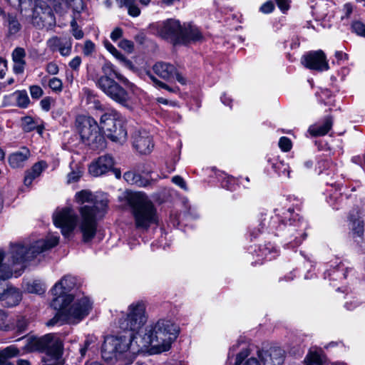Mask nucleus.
Masks as SVG:
<instances>
[{"label": "nucleus", "instance_id": "nucleus-37", "mask_svg": "<svg viewBox=\"0 0 365 365\" xmlns=\"http://www.w3.org/2000/svg\"><path fill=\"white\" fill-rule=\"evenodd\" d=\"M259 252L258 255L263 257L267 260L274 259L277 254V250L270 243L260 247Z\"/></svg>", "mask_w": 365, "mask_h": 365}, {"label": "nucleus", "instance_id": "nucleus-30", "mask_svg": "<svg viewBox=\"0 0 365 365\" xmlns=\"http://www.w3.org/2000/svg\"><path fill=\"white\" fill-rule=\"evenodd\" d=\"M326 356L321 349H311L304 359V365H326Z\"/></svg>", "mask_w": 365, "mask_h": 365}, {"label": "nucleus", "instance_id": "nucleus-53", "mask_svg": "<svg viewBox=\"0 0 365 365\" xmlns=\"http://www.w3.org/2000/svg\"><path fill=\"white\" fill-rule=\"evenodd\" d=\"M274 9V4L272 1H267L263 4L259 10L264 14L271 13Z\"/></svg>", "mask_w": 365, "mask_h": 365}, {"label": "nucleus", "instance_id": "nucleus-49", "mask_svg": "<svg viewBox=\"0 0 365 365\" xmlns=\"http://www.w3.org/2000/svg\"><path fill=\"white\" fill-rule=\"evenodd\" d=\"M279 147L284 152H288L292 149V143L287 137H281L279 140Z\"/></svg>", "mask_w": 365, "mask_h": 365}, {"label": "nucleus", "instance_id": "nucleus-16", "mask_svg": "<svg viewBox=\"0 0 365 365\" xmlns=\"http://www.w3.org/2000/svg\"><path fill=\"white\" fill-rule=\"evenodd\" d=\"M153 70L157 76L165 81H172L175 79L181 85L187 84L186 78L171 63L158 61L153 65Z\"/></svg>", "mask_w": 365, "mask_h": 365}, {"label": "nucleus", "instance_id": "nucleus-40", "mask_svg": "<svg viewBox=\"0 0 365 365\" xmlns=\"http://www.w3.org/2000/svg\"><path fill=\"white\" fill-rule=\"evenodd\" d=\"M7 21L9 26V31L10 34H16L18 33L21 26L16 17L11 14L7 15Z\"/></svg>", "mask_w": 365, "mask_h": 365}, {"label": "nucleus", "instance_id": "nucleus-17", "mask_svg": "<svg viewBox=\"0 0 365 365\" xmlns=\"http://www.w3.org/2000/svg\"><path fill=\"white\" fill-rule=\"evenodd\" d=\"M302 63L307 68L317 71H324L329 68L327 56L322 50L312 51L304 54Z\"/></svg>", "mask_w": 365, "mask_h": 365}, {"label": "nucleus", "instance_id": "nucleus-24", "mask_svg": "<svg viewBox=\"0 0 365 365\" xmlns=\"http://www.w3.org/2000/svg\"><path fill=\"white\" fill-rule=\"evenodd\" d=\"M30 157V150L24 146L19 150L11 153L8 157V162L12 168H21L25 166Z\"/></svg>", "mask_w": 365, "mask_h": 365}, {"label": "nucleus", "instance_id": "nucleus-56", "mask_svg": "<svg viewBox=\"0 0 365 365\" xmlns=\"http://www.w3.org/2000/svg\"><path fill=\"white\" fill-rule=\"evenodd\" d=\"M46 71L51 75H56L58 73L59 68L56 63L50 62L46 65Z\"/></svg>", "mask_w": 365, "mask_h": 365}, {"label": "nucleus", "instance_id": "nucleus-25", "mask_svg": "<svg viewBox=\"0 0 365 365\" xmlns=\"http://www.w3.org/2000/svg\"><path fill=\"white\" fill-rule=\"evenodd\" d=\"M48 168L46 161L41 160L33 165V166L25 171L24 184L29 187L36 178L41 176V173Z\"/></svg>", "mask_w": 365, "mask_h": 365}, {"label": "nucleus", "instance_id": "nucleus-62", "mask_svg": "<svg viewBox=\"0 0 365 365\" xmlns=\"http://www.w3.org/2000/svg\"><path fill=\"white\" fill-rule=\"evenodd\" d=\"M222 187L227 190H232L235 187V181L232 178H227L222 182Z\"/></svg>", "mask_w": 365, "mask_h": 365}, {"label": "nucleus", "instance_id": "nucleus-19", "mask_svg": "<svg viewBox=\"0 0 365 365\" xmlns=\"http://www.w3.org/2000/svg\"><path fill=\"white\" fill-rule=\"evenodd\" d=\"M242 345L240 351L236 354L234 365H260L258 359L255 356H250V350L245 344H242L238 341L232 345L228 352V359L230 360L235 356V352Z\"/></svg>", "mask_w": 365, "mask_h": 365}, {"label": "nucleus", "instance_id": "nucleus-48", "mask_svg": "<svg viewBox=\"0 0 365 365\" xmlns=\"http://www.w3.org/2000/svg\"><path fill=\"white\" fill-rule=\"evenodd\" d=\"M352 31L359 36L365 37V24L361 21H354L351 24Z\"/></svg>", "mask_w": 365, "mask_h": 365}, {"label": "nucleus", "instance_id": "nucleus-27", "mask_svg": "<svg viewBox=\"0 0 365 365\" xmlns=\"http://www.w3.org/2000/svg\"><path fill=\"white\" fill-rule=\"evenodd\" d=\"M0 302L4 307H14L17 305L21 299L19 290L14 287H7V291L0 296Z\"/></svg>", "mask_w": 365, "mask_h": 365}, {"label": "nucleus", "instance_id": "nucleus-31", "mask_svg": "<svg viewBox=\"0 0 365 365\" xmlns=\"http://www.w3.org/2000/svg\"><path fill=\"white\" fill-rule=\"evenodd\" d=\"M125 180L130 185H135L138 187H147L151 184V182L142 177L134 171H127L123 175Z\"/></svg>", "mask_w": 365, "mask_h": 365}, {"label": "nucleus", "instance_id": "nucleus-14", "mask_svg": "<svg viewBox=\"0 0 365 365\" xmlns=\"http://www.w3.org/2000/svg\"><path fill=\"white\" fill-rule=\"evenodd\" d=\"M183 26L178 20L169 19L163 21L157 22L152 25L156 34L161 38L170 39L175 43H180Z\"/></svg>", "mask_w": 365, "mask_h": 365}, {"label": "nucleus", "instance_id": "nucleus-22", "mask_svg": "<svg viewBox=\"0 0 365 365\" xmlns=\"http://www.w3.org/2000/svg\"><path fill=\"white\" fill-rule=\"evenodd\" d=\"M114 165L113 158L108 155L99 157L89 166V173L98 177L110 170Z\"/></svg>", "mask_w": 365, "mask_h": 365}, {"label": "nucleus", "instance_id": "nucleus-32", "mask_svg": "<svg viewBox=\"0 0 365 365\" xmlns=\"http://www.w3.org/2000/svg\"><path fill=\"white\" fill-rule=\"evenodd\" d=\"M21 128L26 133L36 130L38 133L41 135L43 133V127L38 125L37 120L31 116L21 118Z\"/></svg>", "mask_w": 365, "mask_h": 365}, {"label": "nucleus", "instance_id": "nucleus-15", "mask_svg": "<svg viewBox=\"0 0 365 365\" xmlns=\"http://www.w3.org/2000/svg\"><path fill=\"white\" fill-rule=\"evenodd\" d=\"M54 225L61 229V233L68 237L74 230L78 217L75 211L70 207L57 210L53 216Z\"/></svg>", "mask_w": 365, "mask_h": 365}, {"label": "nucleus", "instance_id": "nucleus-13", "mask_svg": "<svg viewBox=\"0 0 365 365\" xmlns=\"http://www.w3.org/2000/svg\"><path fill=\"white\" fill-rule=\"evenodd\" d=\"M31 24L38 29L56 24L54 14L46 2L35 0L32 11Z\"/></svg>", "mask_w": 365, "mask_h": 365}, {"label": "nucleus", "instance_id": "nucleus-29", "mask_svg": "<svg viewBox=\"0 0 365 365\" xmlns=\"http://www.w3.org/2000/svg\"><path fill=\"white\" fill-rule=\"evenodd\" d=\"M333 120L331 117L327 116L321 124L313 125L309 127V132L312 136L325 135L331 128Z\"/></svg>", "mask_w": 365, "mask_h": 365}, {"label": "nucleus", "instance_id": "nucleus-58", "mask_svg": "<svg viewBox=\"0 0 365 365\" xmlns=\"http://www.w3.org/2000/svg\"><path fill=\"white\" fill-rule=\"evenodd\" d=\"M81 177V173L80 171H72L68 174V182L72 183L77 182L80 178Z\"/></svg>", "mask_w": 365, "mask_h": 365}, {"label": "nucleus", "instance_id": "nucleus-45", "mask_svg": "<svg viewBox=\"0 0 365 365\" xmlns=\"http://www.w3.org/2000/svg\"><path fill=\"white\" fill-rule=\"evenodd\" d=\"M26 51L23 48H16L12 52V59L14 62H26L24 58Z\"/></svg>", "mask_w": 365, "mask_h": 365}, {"label": "nucleus", "instance_id": "nucleus-9", "mask_svg": "<svg viewBox=\"0 0 365 365\" xmlns=\"http://www.w3.org/2000/svg\"><path fill=\"white\" fill-rule=\"evenodd\" d=\"M101 129L107 137L113 142L123 143L127 139V130L121 120L112 113H104L100 120Z\"/></svg>", "mask_w": 365, "mask_h": 365}, {"label": "nucleus", "instance_id": "nucleus-52", "mask_svg": "<svg viewBox=\"0 0 365 365\" xmlns=\"http://www.w3.org/2000/svg\"><path fill=\"white\" fill-rule=\"evenodd\" d=\"M118 46L120 48L128 53H131L134 48L133 43L131 41L127 39H123L120 41L118 43Z\"/></svg>", "mask_w": 365, "mask_h": 365}, {"label": "nucleus", "instance_id": "nucleus-36", "mask_svg": "<svg viewBox=\"0 0 365 365\" xmlns=\"http://www.w3.org/2000/svg\"><path fill=\"white\" fill-rule=\"evenodd\" d=\"M349 220L351 229L354 234L361 237L364 233V222L359 217L354 216H351Z\"/></svg>", "mask_w": 365, "mask_h": 365}, {"label": "nucleus", "instance_id": "nucleus-42", "mask_svg": "<svg viewBox=\"0 0 365 365\" xmlns=\"http://www.w3.org/2000/svg\"><path fill=\"white\" fill-rule=\"evenodd\" d=\"M123 6L128 9V14L133 17H137L140 14V10L136 4L135 0H127Z\"/></svg>", "mask_w": 365, "mask_h": 365}, {"label": "nucleus", "instance_id": "nucleus-54", "mask_svg": "<svg viewBox=\"0 0 365 365\" xmlns=\"http://www.w3.org/2000/svg\"><path fill=\"white\" fill-rule=\"evenodd\" d=\"M172 182L175 185H178L180 188L183 189L184 190H187L186 182L182 177L179 175H175L173 177Z\"/></svg>", "mask_w": 365, "mask_h": 365}, {"label": "nucleus", "instance_id": "nucleus-7", "mask_svg": "<svg viewBox=\"0 0 365 365\" xmlns=\"http://www.w3.org/2000/svg\"><path fill=\"white\" fill-rule=\"evenodd\" d=\"M145 312V307L142 302H133L129 305L125 317L119 322L120 329L133 332V340H136V343L142 341L143 336L144 332L140 330L147 320Z\"/></svg>", "mask_w": 365, "mask_h": 365}, {"label": "nucleus", "instance_id": "nucleus-18", "mask_svg": "<svg viewBox=\"0 0 365 365\" xmlns=\"http://www.w3.org/2000/svg\"><path fill=\"white\" fill-rule=\"evenodd\" d=\"M133 342L136 343V340H133V335H130V344L121 337H107L102 345V351L103 353L108 352L111 354L123 353L128 350H132L133 352H135V351L132 349Z\"/></svg>", "mask_w": 365, "mask_h": 365}, {"label": "nucleus", "instance_id": "nucleus-21", "mask_svg": "<svg viewBox=\"0 0 365 365\" xmlns=\"http://www.w3.org/2000/svg\"><path fill=\"white\" fill-rule=\"evenodd\" d=\"M133 146L140 154L147 155L151 153L154 145L151 136L143 130L134 134Z\"/></svg>", "mask_w": 365, "mask_h": 365}, {"label": "nucleus", "instance_id": "nucleus-34", "mask_svg": "<svg viewBox=\"0 0 365 365\" xmlns=\"http://www.w3.org/2000/svg\"><path fill=\"white\" fill-rule=\"evenodd\" d=\"M19 354V350L14 346H9L0 351V365H4L9 359Z\"/></svg>", "mask_w": 365, "mask_h": 365}, {"label": "nucleus", "instance_id": "nucleus-33", "mask_svg": "<svg viewBox=\"0 0 365 365\" xmlns=\"http://www.w3.org/2000/svg\"><path fill=\"white\" fill-rule=\"evenodd\" d=\"M49 1L56 12L63 14L67 11L71 6V1L76 2L78 5L81 6L83 4L82 0H47Z\"/></svg>", "mask_w": 365, "mask_h": 365}, {"label": "nucleus", "instance_id": "nucleus-11", "mask_svg": "<svg viewBox=\"0 0 365 365\" xmlns=\"http://www.w3.org/2000/svg\"><path fill=\"white\" fill-rule=\"evenodd\" d=\"M76 286V279L71 275L64 276L56 282L51 289L55 297L51 302L53 308H61L66 302L72 299V294H68Z\"/></svg>", "mask_w": 365, "mask_h": 365}, {"label": "nucleus", "instance_id": "nucleus-35", "mask_svg": "<svg viewBox=\"0 0 365 365\" xmlns=\"http://www.w3.org/2000/svg\"><path fill=\"white\" fill-rule=\"evenodd\" d=\"M16 99V105L21 108H26L30 103V99L25 90L17 91L13 93Z\"/></svg>", "mask_w": 365, "mask_h": 365}, {"label": "nucleus", "instance_id": "nucleus-10", "mask_svg": "<svg viewBox=\"0 0 365 365\" xmlns=\"http://www.w3.org/2000/svg\"><path fill=\"white\" fill-rule=\"evenodd\" d=\"M291 215L289 211H284V208L274 210V215L270 216L267 214L262 215L257 227H254L250 231V236L257 238V236L266 231L272 232L276 235L277 227L280 221L285 220Z\"/></svg>", "mask_w": 365, "mask_h": 365}, {"label": "nucleus", "instance_id": "nucleus-55", "mask_svg": "<svg viewBox=\"0 0 365 365\" xmlns=\"http://www.w3.org/2000/svg\"><path fill=\"white\" fill-rule=\"evenodd\" d=\"M53 102V100L51 97H46L43 98L41 102L40 105L41 108L45 111H48L51 109V103Z\"/></svg>", "mask_w": 365, "mask_h": 365}, {"label": "nucleus", "instance_id": "nucleus-59", "mask_svg": "<svg viewBox=\"0 0 365 365\" xmlns=\"http://www.w3.org/2000/svg\"><path fill=\"white\" fill-rule=\"evenodd\" d=\"M26 62H14L13 71L16 74L23 73Z\"/></svg>", "mask_w": 365, "mask_h": 365}, {"label": "nucleus", "instance_id": "nucleus-41", "mask_svg": "<svg viewBox=\"0 0 365 365\" xmlns=\"http://www.w3.org/2000/svg\"><path fill=\"white\" fill-rule=\"evenodd\" d=\"M93 195L88 190H81L76 194V202L79 204H83L85 202H93Z\"/></svg>", "mask_w": 365, "mask_h": 365}, {"label": "nucleus", "instance_id": "nucleus-4", "mask_svg": "<svg viewBox=\"0 0 365 365\" xmlns=\"http://www.w3.org/2000/svg\"><path fill=\"white\" fill-rule=\"evenodd\" d=\"M284 211H289L291 215L287 220L280 221L276 235L282 238L284 247L294 249L299 246L306 238L307 222L295 212L294 208H284Z\"/></svg>", "mask_w": 365, "mask_h": 365}, {"label": "nucleus", "instance_id": "nucleus-61", "mask_svg": "<svg viewBox=\"0 0 365 365\" xmlns=\"http://www.w3.org/2000/svg\"><path fill=\"white\" fill-rule=\"evenodd\" d=\"M122 36H123V29L119 27H116L111 32L110 38L113 41H116L117 40L120 38L122 37Z\"/></svg>", "mask_w": 365, "mask_h": 365}, {"label": "nucleus", "instance_id": "nucleus-38", "mask_svg": "<svg viewBox=\"0 0 365 365\" xmlns=\"http://www.w3.org/2000/svg\"><path fill=\"white\" fill-rule=\"evenodd\" d=\"M272 168L279 174V175H284L289 178V166L288 164L283 161L275 160V162L272 163Z\"/></svg>", "mask_w": 365, "mask_h": 365}, {"label": "nucleus", "instance_id": "nucleus-39", "mask_svg": "<svg viewBox=\"0 0 365 365\" xmlns=\"http://www.w3.org/2000/svg\"><path fill=\"white\" fill-rule=\"evenodd\" d=\"M26 290L30 293L41 294L45 292V287L40 281L34 280L27 284Z\"/></svg>", "mask_w": 365, "mask_h": 365}, {"label": "nucleus", "instance_id": "nucleus-63", "mask_svg": "<svg viewBox=\"0 0 365 365\" xmlns=\"http://www.w3.org/2000/svg\"><path fill=\"white\" fill-rule=\"evenodd\" d=\"M276 3L279 8V9L285 12L289 9V2L288 0H275Z\"/></svg>", "mask_w": 365, "mask_h": 365}, {"label": "nucleus", "instance_id": "nucleus-20", "mask_svg": "<svg viewBox=\"0 0 365 365\" xmlns=\"http://www.w3.org/2000/svg\"><path fill=\"white\" fill-rule=\"evenodd\" d=\"M257 354L264 365H281L284 362V351L277 346H272L265 351H258Z\"/></svg>", "mask_w": 365, "mask_h": 365}, {"label": "nucleus", "instance_id": "nucleus-43", "mask_svg": "<svg viewBox=\"0 0 365 365\" xmlns=\"http://www.w3.org/2000/svg\"><path fill=\"white\" fill-rule=\"evenodd\" d=\"M342 200H343V196L341 195V193H339L336 191L333 194H330V195L327 198L328 203L334 210H338L339 208L338 205H339Z\"/></svg>", "mask_w": 365, "mask_h": 365}, {"label": "nucleus", "instance_id": "nucleus-8", "mask_svg": "<svg viewBox=\"0 0 365 365\" xmlns=\"http://www.w3.org/2000/svg\"><path fill=\"white\" fill-rule=\"evenodd\" d=\"M69 324H77L85 318L92 309V303L87 297H81L66 302L61 308H53Z\"/></svg>", "mask_w": 365, "mask_h": 365}, {"label": "nucleus", "instance_id": "nucleus-51", "mask_svg": "<svg viewBox=\"0 0 365 365\" xmlns=\"http://www.w3.org/2000/svg\"><path fill=\"white\" fill-rule=\"evenodd\" d=\"M95 51V44L91 40H86L83 48V53L85 56H88L91 55Z\"/></svg>", "mask_w": 365, "mask_h": 365}, {"label": "nucleus", "instance_id": "nucleus-6", "mask_svg": "<svg viewBox=\"0 0 365 365\" xmlns=\"http://www.w3.org/2000/svg\"><path fill=\"white\" fill-rule=\"evenodd\" d=\"M77 128L82 142L92 150H103L106 140L96 120L90 116L80 115L76 119Z\"/></svg>", "mask_w": 365, "mask_h": 365}, {"label": "nucleus", "instance_id": "nucleus-44", "mask_svg": "<svg viewBox=\"0 0 365 365\" xmlns=\"http://www.w3.org/2000/svg\"><path fill=\"white\" fill-rule=\"evenodd\" d=\"M49 88L56 93H60L63 90V83L61 79L53 77L48 82Z\"/></svg>", "mask_w": 365, "mask_h": 365}, {"label": "nucleus", "instance_id": "nucleus-23", "mask_svg": "<svg viewBox=\"0 0 365 365\" xmlns=\"http://www.w3.org/2000/svg\"><path fill=\"white\" fill-rule=\"evenodd\" d=\"M48 48L52 52L59 51L61 56H68L71 54L72 43L66 38L53 36L46 41Z\"/></svg>", "mask_w": 365, "mask_h": 365}, {"label": "nucleus", "instance_id": "nucleus-50", "mask_svg": "<svg viewBox=\"0 0 365 365\" xmlns=\"http://www.w3.org/2000/svg\"><path fill=\"white\" fill-rule=\"evenodd\" d=\"M29 91L31 98L34 99H38L43 94V91L42 90V88L39 86L36 85L31 86L29 87Z\"/></svg>", "mask_w": 365, "mask_h": 365}, {"label": "nucleus", "instance_id": "nucleus-12", "mask_svg": "<svg viewBox=\"0 0 365 365\" xmlns=\"http://www.w3.org/2000/svg\"><path fill=\"white\" fill-rule=\"evenodd\" d=\"M98 209L96 205L82 206L79 212L81 215L80 230L83 234V241H91L96 235L97 222L96 215Z\"/></svg>", "mask_w": 365, "mask_h": 365}, {"label": "nucleus", "instance_id": "nucleus-5", "mask_svg": "<svg viewBox=\"0 0 365 365\" xmlns=\"http://www.w3.org/2000/svg\"><path fill=\"white\" fill-rule=\"evenodd\" d=\"M128 202L132 208L137 228L148 230L151 224L157 222L156 210L145 194L130 193L128 196Z\"/></svg>", "mask_w": 365, "mask_h": 365}, {"label": "nucleus", "instance_id": "nucleus-57", "mask_svg": "<svg viewBox=\"0 0 365 365\" xmlns=\"http://www.w3.org/2000/svg\"><path fill=\"white\" fill-rule=\"evenodd\" d=\"M9 4L12 6H18L20 10V12L22 13L24 11L23 5L26 4L27 1L30 4L31 0H5Z\"/></svg>", "mask_w": 365, "mask_h": 365}, {"label": "nucleus", "instance_id": "nucleus-26", "mask_svg": "<svg viewBox=\"0 0 365 365\" xmlns=\"http://www.w3.org/2000/svg\"><path fill=\"white\" fill-rule=\"evenodd\" d=\"M330 269L324 273V278H329L330 280H341L346 278L347 267L340 261L336 259L330 264Z\"/></svg>", "mask_w": 365, "mask_h": 365}, {"label": "nucleus", "instance_id": "nucleus-28", "mask_svg": "<svg viewBox=\"0 0 365 365\" xmlns=\"http://www.w3.org/2000/svg\"><path fill=\"white\" fill-rule=\"evenodd\" d=\"M182 28L180 43H186L190 41H197L202 38V34L196 26L184 24Z\"/></svg>", "mask_w": 365, "mask_h": 365}, {"label": "nucleus", "instance_id": "nucleus-46", "mask_svg": "<svg viewBox=\"0 0 365 365\" xmlns=\"http://www.w3.org/2000/svg\"><path fill=\"white\" fill-rule=\"evenodd\" d=\"M148 77L150 78V79L155 83L156 84L157 86H158L159 87L162 88H164L170 92H173V93H175V92H178L179 91L178 88H171L169 86H168L166 83L158 80L153 75H152L151 73H148Z\"/></svg>", "mask_w": 365, "mask_h": 365}, {"label": "nucleus", "instance_id": "nucleus-64", "mask_svg": "<svg viewBox=\"0 0 365 365\" xmlns=\"http://www.w3.org/2000/svg\"><path fill=\"white\" fill-rule=\"evenodd\" d=\"M354 163L359 165L362 168L365 169V154L362 156H354L351 158Z\"/></svg>", "mask_w": 365, "mask_h": 365}, {"label": "nucleus", "instance_id": "nucleus-60", "mask_svg": "<svg viewBox=\"0 0 365 365\" xmlns=\"http://www.w3.org/2000/svg\"><path fill=\"white\" fill-rule=\"evenodd\" d=\"M81 63V58L80 56L74 57L68 63L69 66L74 71L78 70Z\"/></svg>", "mask_w": 365, "mask_h": 365}, {"label": "nucleus", "instance_id": "nucleus-47", "mask_svg": "<svg viewBox=\"0 0 365 365\" xmlns=\"http://www.w3.org/2000/svg\"><path fill=\"white\" fill-rule=\"evenodd\" d=\"M103 45L106 47V48L112 53L115 58L123 60L124 56L123 55L120 53L116 48L108 40H106L103 41Z\"/></svg>", "mask_w": 365, "mask_h": 365}, {"label": "nucleus", "instance_id": "nucleus-1", "mask_svg": "<svg viewBox=\"0 0 365 365\" xmlns=\"http://www.w3.org/2000/svg\"><path fill=\"white\" fill-rule=\"evenodd\" d=\"M179 331V327L171 320L160 319L154 325L145 327L138 346L141 349L152 346L158 352L166 351L177 339Z\"/></svg>", "mask_w": 365, "mask_h": 365}, {"label": "nucleus", "instance_id": "nucleus-3", "mask_svg": "<svg viewBox=\"0 0 365 365\" xmlns=\"http://www.w3.org/2000/svg\"><path fill=\"white\" fill-rule=\"evenodd\" d=\"M24 349L28 352H44L43 365H63L61 356L63 344L56 334H47L42 336H30L26 339Z\"/></svg>", "mask_w": 365, "mask_h": 365}, {"label": "nucleus", "instance_id": "nucleus-2", "mask_svg": "<svg viewBox=\"0 0 365 365\" xmlns=\"http://www.w3.org/2000/svg\"><path fill=\"white\" fill-rule=\"evenodd\" d=\"M101 69L103 75L97 80V86L114 101L128 106L130 98L128 93L113 78L125 86H130L131 83L110 62L105 63Z\"/></svg>", "mask_w": 365, "mask_h": 365}]
</instances>
